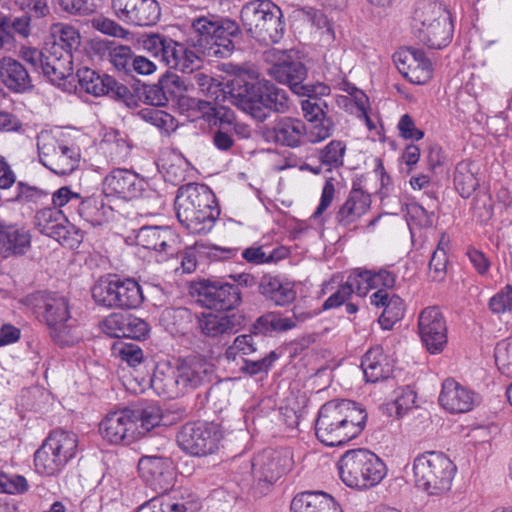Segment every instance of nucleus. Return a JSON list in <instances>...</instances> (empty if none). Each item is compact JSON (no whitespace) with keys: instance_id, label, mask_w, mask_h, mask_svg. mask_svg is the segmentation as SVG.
<instances>
[{"instance_id":"nucleus-56","label":"nucleus","mask_w":512,"mask_h":512,"mask_svg":"<svg viewBox=\"0 0 512 512\" xmlns=\"http://www.w3.org/2000/svg\"><path fill=\"white\" fill-rule=\"evenodd\" d=\"M326 108L327 104L318 98H308L301 102V109L307 123L330 118L325 111Z\"/></svg>"},{"instance_id":"nucleus-48","label":"nucleus","mask_w":512,"mask_h":512,"mask_svg":"<svg viewBox=\"0 0 512 512\" xmlns=\"http://www.w3.org/2000/svg\"><path fill=\"white\" fill-rule=\"evenodd\" d=\"M139 117L159 130L169 133L176 128L175 119L169 113L154 107L145 108L138 112Z\"/></svg>"},{"instance_id":"nucleus-53","label":"nucleus","mask_w":512,"mask_h":512,"mask_svg":"<svg viewBox=\"0 0 512 512\" xmlns=\"http://www.w3.org/2000/svg\"><path fill=\"white\" fill-rule=\"evenodd\" d=\"M407 222L409 226L430 228L433 225V212L427 211L418 203H410L406 206Z\"/></svg>"},{"instance_id":"nucleus-62","label":"nucleus","mask_w":512,"mask_h":512,"mask_svg":"<svg viewBox=\"0 0 512 512\" xmlns=\"http://www.w3.org/2000/svg\"><path fill=\"white\" fill-rule=\"evenodd\" d=\"M125 317L120 313H112L105 318L102 324L103 331L113 338H124Z\"/></svg>"},{"instance_id":"nucleus-60","label":"nucleus","mask_w":512,"mask_h":512,"mask_svg":"<svg viewBox=\"0 0 512 512\" xmlns=\"http://www.w3.org/2000/svg\"><path fill=\"white\" fill-rule=\"evenodd\" d=\"M492 312L500 314L512 310V286L506 285L489 302Z\"/></svg>"},{"instance_id":"nucleus-10","label":"nucleus","mask_w":512,"mask_h":512,"mask_svg":"<svg viewBox=\"0 0 512 512\" xmlns=\"http://www.w3.org/2000/svg\"><path fill=\"white\" fill-rule=\"evenodd\" d=\"M281 9L270 0H254L243 6L241 21L245 30L265 44L277 43L283 36Z\"/></svg>"},{"instance_id":"nucleus-14","label":"nucleus","mask_w":512,"mask_h":512,"mask_svg":"<svg viewBox=\"0 0 512 512\" xmlns=\"http://www.w3.org/2000/svg\"><path fill=\"white\" fill-rule=\"evenodd\" d=\"M222 439L221 426L214 422L187 423L177 434V443L180 449L195 457L216 453Z\"/></svg>"},{"instance_id":"nucleus-2","label":"nucleus","mask_w":512,"mask_h":512,"mask_svg":"<svg viewBox=\"0 0 512 512\" xmlns=\"http://www.w3.org/2000/svg\"><path fill=\"white\" fill-rule=\"evenodd\" d=\"M214 365L203 355L179 359L175 367L158 366L151 378V387L163 397L176 399L211 382Z\"/></svg>"},{"instance_id":"nucleus-36","label":"nucleus","mask_w":512,"mask_h":512,"mask_svg":"<svg viewBox=\"0 0 512 512\" xmlns=\"http://www.w3.org/2000/svg\"><path fill=\"white\" fill-rule=\"evenodd\" d=\"M0 77L4 85L15 92H24L31 87V79L26 68L10 57L1 60Z\"/></svg>"},{"instance_id":"nucleus-40","label":"nucleus","mask_w":512,"mask_h":512,"mask_svg":"<svg viewBox=\"0 0 512 512\" xmlns=\"http://www.w3.org/2000/svg\"><path fill=\"white\" fill-rule=\"evenodd\" d=\"M134 419L138 423L139 438L160 425H167L161 407L156 403H144L133 408Z\"/></svg>"},{"instance_id":"nucleus-46","label":"nucleus","mask_w":512,"mask_h":512,"mask_svg":"<svg viewBox=\"0 0 512 512\" xmlns=\"http://www.w3.org/2000/svg\"><path fill=\"white\" fill-rule=\"evenodd\" d=\"M346 145L343 141L332 140L320 150L319 159L328 170L339 168L344 163Z\"/></svg>"},{"instance_id":"nucleus-37","label":"nucleus","mask_w":512,"mask_h":512,"mask_svg":"<svg viewBox=\"0 0 512 512\" xmlns=\"http://www.w3.org/2000/svg\"><path fill=\"white\" fill-rule=\"evenodd\" d=\"M361 368L366 381L371 383L385 379L391 373L388 357L379 346L373 347L365 353Z\"/></svg>"},{"instance_id":"nucleus-27","label":"nucleus","mask_w":512,"mask_h":512,"mask_svg":"<svg viewBox=\"0 0 512 512\" xmlns=\"http://www.w3.org/2000/svg\"><path fill=\"white\" fill-rule=\"evenodd\" d=\"M199 294L206 307L218 311H231L241 303L239 288L229 283L208 282Z\"/></svg>"},{"instance_id":"nucleus-23","label":"nucleus","mask_w":512,"mask_h":512,"mask_svg":"<svg viewBox=\"0 0 512 512\" xmlns=\"http://www.w3.org/2000/svg\"><path fill=\"white\" fill-rule=\"evenodd\" d=\"M138 471L141 478L160 496H164L174 485V466L168 458L144 456L139 460Z\"/></svg>"},{"instance_id":"nucleus-59","label":"nucleus","mask_w":512,"mask_h":512,"mask_svg":"<svg viewBox=\"0 0 512 512\" xmlns=\"http://www.w3.org/2000/svg\"><path fill=\"white\" fill-rule=\"evenodd\" d=\"M125 335L124 338L144 339L148 332V324L141 318L134 315H126L125 317Z\"/></svg>"},{"instance_id":"nucleus-43","label":"nucleus","mask_w":512,"mask_h":512,"mask_svg":"<svg viewBox=\"0 0 512 512\" xmlns=\"http://www.w3.org/2000/svg\"><path fill=\"white\" fill-rule=\"evenodd\" d=\"M193 78L203 94L208 98L216 102L223 100L224 102L227 101L230 103V90L225 92L223 89H221V83L214 79L212 76L197 70L195 71Z\"/></svg>"},{"instance_id":"nucleus-49","label":"nucleus","mask_w":512,"mask_h":512,"mask_svg":"<svg viewBox=\"0 0 512 512\" xmlns=\"http://www.w3.org/2000/svg\"><path fill=\"white\" fill-rule=\"evenodd\" d=\"M136 512H188V509L183 502H175L168 496H159L141 505Z\"/></svg>"},{"instance_id":"nucleus-57","label":"nucleus","mask_w":512,"mask_h":512,"mask_svg":"<svg viewBox=\"0 0 512 512\" xmlns=\"http://www.w3.org/2000/svg\"><path fill=\"white\" fill-rule=\"evenodd\" d=\"M370 278V270L357 269L347 277V284L352 288V294L356 293L360 297H364L372 290Z\"/></svg>"},{"instance_id":"nucleus-17","label":"nucleus","mask_w":512,"mask_h":512,"mask_svg":"<svg viewBox=\"0 0 512 512\" xmlns=\"http://www.w3.org/2000/svg\"><path fill=\"white\" fill-rule=\"evenodd\" d=\"M67 222L62 211L56 207L41 209L34 218L35 226L40 233L73 248L81 242L82 235L74 227L67 225Z\"/></svg>"},{"instance_id":"nucleus-5","label":"nucleus","mask_w":512,"mask_h":512,"mask_svg":"<svg viewBox=\"0 0 512 512\" xmlns=\"http://www.w3.org/2000/svg\"><path fill=\"white\" fill-rule=\"evenodd\" d=\"M412 29L418 40L432 49L446 47L453 34L449 11L441 3L431 1L417 4Z\"/></svg>"},{"instance_id":"nucleus-24","label":"nucleus","mask_w":512,"mask_h":512,"mask_svg":"<svg viewBox=\"0 0 512 512\" xmlns=\"http://www.w3.org/2000/svg\"><path fill=\"white\" fill-rule=\"evenodd\" d=\"M77 77L80 87L94 96L107 95L116 100H126L130 95L127 86L109 75H100L88 67L80 68Z\"/></svg>"},{"instance_id":"nucleus-7","label":"nucleus","mask_w":512,"mask_h":512,"mask_svg":"<svg viewBox=\"0 0 512 512\" xmlns=\"http://www.w3.org/2000/svg\"><path fill=\"white\" fill-rule=\"evenodd\" d=\"M412 471L418 489L438 496L450 490L456 466L443 453L426 452L414 459Z\"/></svg>"},{"instance_id":"nucleus-16","label":"nucleus","mask_w":512,"mask_h":512,"mask_svg":"<svg viewBox=\"0 0 512 512\" xmlns=\"http://www.w3.org/2000/svg\"><path fill=\"white\" fill-rule=\"evenodd\" d=\"M20 57L35 71H41L55 85L60 86L63 80L72 75L68 53L58 55L49 47L40 51L37 48L23 46Z\"/></svg>"},{"instance_id":"nucleus-34","label":"nucleus","mask_w":512,"mask_h":512,"mask_svg":"<svg viewBox=\"0 0 512 512\" xmlns=\"http://www.w3.org/2000/svg\"><path fill=\"white\" fill-rule=\"evenodd\" d=\"M50 35L53 39L52 45L49 47L51 51H55L58 55L68 53L69 67H72V51L77 50L81 44V36L79 31L72 25L65 23H54L50 27Z\"/></svg>"},{"instance_id":"nucleus-58","label":"nucleus","mask_w":512,"mask_h":512,"mask_svg":"<svg viewBox=\"0 0 512 512\" xmlns=\"http://www.w3.org/2000/svg\"><path fill=\"white\" fill-rule=\"evenodd\" d=\"M217 103L213 104L210 101L200 100L198 102V108L203 113V116H213L219 119L222 124L232 125L234 121V114L227 110L224 106H217Z\"/></svg>"},{"instance_id":"nucleus-29","label":"nucleus","mask_w":512,"mask_h":512,"mask_svg":"<svg viewBox=\"0 0 512 512\" xmlns=\"http://www.w3.org/2000/svg\"><path fill=\"white\" fill-rule=\"evenodd\" d=\"M477 396L452 378L442 383L439 403L451 413H465L470 411L477 403Z\"/></svg>"},{"instance_id":"nucleus-22","label":"nucleus","mask_w":512,"mask_h":512,"mask_svg":"<svg viewBox=\"0 0 512 512\" xmlns=\"http://www.w3.org/2000/svg\"><path fill=\"white\" fill-rule=\"evenodd\" d=\"M398 71L411 83L422 85L432 77V63L422 50L406 47L393 55Z\"/></svg>"},{"instance_id":"nucleus-61","label":"nucleus","mask_w":512,"mask_h":512,"mask_svg":"<svg viewBox=\"0 0 512 512\" xmlns=\"http://www.w3.org/2000/svg\"><path fill=\"white\" fill-rule=\"evenodd\" d=\"M277 359V355L274 351H271L268 355L252 360H244L242 370L249 373L250 375H256L258 373L267 372L272 364Z\"/></svg>"},{"instance_id":"nucleus-19","label":"nucleus","mask_w":512,"mask_h":512,"mask_svg":"<svg viewBox=\"0 0 512 512\" xmlns=\"http://www.w3.org/2000/svg\"><path fill=\"white\" fill-rule=\"evenodd\" d=\"M138 423L131 408L114 411L100 423V433L112 444H130L139 439Z\"/></svg>"},{"instance_id":"nucleus-15","label":"nucleus","mask_w":512,"mask_h":512,"mask_svg":"<svg viewBox=\"0 0 512 512\" xmlns=\"http://www.w3.org/2000/svg\"><path fill=\"white\" fill-rule=\"evenodd\" d=\"M102 185L106 196H115L123 200L146 196L161 204L159 195L149 187L148 182L128 169H114L104 178Z\"/></svg>"},{"instance_id":"nucleus-21","label":"nucleus","mask_w":512,"mask_h":512,"mask_svg":"<svg viewBox=\"0 0 512 512\" xmlns=\"http://www.w3.org/2000/svg\"><path fill=\"white\" fill-rule=\"evenodd\" d=\"M418 332L430 353H439L444 349L447 343V327L439 308L431 306L421 311L418 317Z\"/></svg>"},{"instance_id":"nucleus-26","label":"nucleus","mask_w":512,"mask_h":512,"mask_svg":"<svg viewBox=\"0 0 512 512\" xmlns=\"http://www.w3.org/2000/svg\"><path fill=\"white\" fill-rule=\"evenodd\" d=\"M244 316L240 312H203L198 316L197 327L208 338H219L236 333L243 325Z\"/></svg>"},{"instance_id":"nucleus-39","label":"nucleus","mask_w":512,"mask_h":512,"mask_svg":"<svg viewBox=\"0 0 512 512\" xmlns=\"http://www.w3.org/2000/svg\"><path fill=\"white\" fill-rule=\"evenodd\" d=\"M77 212L79 217L92 227L107 223L113 214L111 206L106 205L102 198L97 197H89L81 201Z\"/></svg>"},{"instance_id":"nucleus-55","label":"nucleus","mask_w":512,"mask_h":512,"mask_svg":"<svg viewBox=\"0 0 512 512\" xmlns=\"http://www.w3.org/2000/svg\"><path fill=\"white\" fill-rule=\"evenodd\" d=\"M27 489L28 483L25 477L0 469V493L19 494Z\"/></svg>"},{"instance_id":"nucleus-45","label":"nucleus","mask_w":512,"mask_h":512,"mask_svg":"<svg viewBox=\"0 0 512 512\" xmlns=\"http://www.w3.org/2000/svg\"><path fill=\"white\" fill-rule=\"evenodd\" d=\"M296 327V318L283 317L277 313H267L259 317L256 321L255 328L260 333H267L271 331H287Z\"/></svg>"},{"instance_id":"nucleus-33","label":"nucleus","mask_w":512,"mask_h":512,"mask_svg":"<svg viewBox=\"0 0 512 512\" xmlns=\"http://www.w3.org/2000/svg\"><path fill=\"white\" fill-rule=\"evenodd\" d=\"M372 305L383 308L379 323L384 329H390L392 325L400 320L404 314L403 300L395 295L389 294L387 290L380 289L370 297Z\"/></svg>"},{"instance_id":"nucleus-18","label":"nucleus","mask_w":512,"mask_h":512,"mask_svg":"<svg viewBox=\"0 0 512 512\" xmlns=\"http://www.w3.org/2000/svg\"><path fill=\"white\" fill-rule=\"evenodd\" d=\"M266 59L273 62L269 72L279 83L287 84L297 95L306 93L302 82L305 80L307 70L298 60H293L285 51L270 50L266 52Z\"/></svg>"},{"instance_id":"nucleus-28","label":"nucleus","mask_w":512,"mask_h":512,"mask_svg":"<svg viewBox=\"0 0 512 512\" xmlns=\"http://www.w3.org/2000/svg\"><path fill=\"white\" fill-rule=\"evenodd\" d=\"M292 465L288 452L264 450L252 460V471L267 482H274L285 474Z\"/></svg>"},{"instance_id":"nucleus-25","label":"nucleus","mask_w":512,"mask_h":512,"mask_svg":"<svg viewBox=\"0 0 512 512\" xmlns=\"http://www.w3.org/2000/svg\"><path fill=\"white\" fill-rule=\"evenodd\" d=\"M305 123L295 117L284 116L277 119L271 128H265L264 138L279 146L298 148L304 143Z\"/></svg>"},{"instance_id":"nucleus-64","label":"nucleus","mask_w":512,"mask_h":512,"mask_svg":"<svg viewBox=\"0 0 512 512\" xmlns=\"http://www.w3.org/2000/svg\"><path fill=\"white\" fill-rule=\"evenodd\" d=\"M397 128L400 136L405 139L420 140L424 137V132L416 128L413 119L408 114L401 116Z\"/></svg>"},{"instance_id":"nucleus-31","label":"nucleus","mask_w":512,"mask_h":512,"mask_svg":"<svg viewBox=\"0 0 512 512\" xmlns=\"http://www.w3.org/2000/svg\"><path fill=\"white\" fill-rule=\"evenodd\" d=\"M136 241L145 249L173 254L176 237L168 227L144 226L137 232Z\"/></svg>"},{"instance_id":"nucleus-11","label":"nucleus","mask_w":512,"mask_h":512,"mask_svg":"<svg viewBox=\"0 0 512 512\" xmlns=\"http://www.w3.org/2000/svg\"><path fill=\"white\" fill-rule=\"evenodd\" d=\"M77 447L78 438L73 432H51L34 454L36 471L46 476L57 475L75 457Z\"/></svg>"},{"instance_id":"nucleus-35","label":"nucleus","mask_w":512,"mask_h":512,"mask_svg":"<svg viewBox=\"0 0 512 512\" xmlns=\"http://www.w3.org/2000/svg\"><path fill=\"white\" fill-rule=\"evenodd\" d=\"M291 512H342V510L326 493L304 492L293 498Z\"/></svg>"},{"instance_id":"nucleus-51","label":"nucleus","mask_w":512,"mask_h":512,"mask_svg":"<svg viewBox=\"0 0 512 512\" xmlns=\"http://www.w3.org/2000/svg\"><path fill=\"white\" fill-rule=\"evenodd\" d=\"M91 26L105 35L121 39H128L131 34L120 24L104 16H97L93 18L91 20Z\"/></svg>"},{"instance_id":"nucleus-6","label":"nucleus","mask_w":512,"mask_h":512,"mask_svg":"<svg viewBox=\"0 0 512 512\" xmlns=\"http://www.w3.org/2000/svg\"><path fill=\"white\" fill-rule=\"evenodd\" d=\"M339 477L351 488L368 489L381 482L385 464L371 451L363 448L346 451L337 463Z\"/></svg>"},{"instance_id":"nucleus-52","label":"nucleus","mask_w":512,"mask_h":512,"mask_svg":"<svg viewBox=\"0 0 512 512\" xmlns=\"http://www.w3.org/2000/svg\"><path fill=\"white\" fill-rule=\"evenodd\" d=\"M415 400L414 391L409 388L402 389L396 399L388 404L387 410L390 415L394 414L397 418H401L414 407Z\"/></svg>"},{"instance_id":"nucleus-9","label":"nucleus","mask_w":512,"mask_h":512,"mask_svg":"<svg viewBox=\"0 0 512 512\" xmlns=\"http://www.w3.org/2000/svg\"><path fill=\"white\" fill-rule=\"evenodd\" d=\"M141 44L145 51L169 69L193 74L202 66V59L194 50L165 35H144Z\"/></svg>"},{"instance_id":"nucleus-20","label":"nucleus","mask_w":512,"mask_h":512,"mask_svg":"<svg viewBox=\"0 0 512 512\" xmlns=\"http://www.w3.org/2000/svg\"><path fill=\"white\" fill-rule=\"evenodd\" d=\"M115 16L134 26H152L160 18V6L156 0H112Z\"/></svg>"},{"instance_id":"nucleus-42","label":"nucleus","mask_w":512,"mask_h":512,"mask_svg":"<svg viewBox=\"0 0 512 512\" xmlns=\"http://www.w3.org/2000/svg\"><path fill=\"white\" fill-rule=\"evenodd\" d=\"M117 281L116 277H101L96 281L91 289L92 298L96 304L115 309Z\"/></svg>"},{"instance_id":"nucleus-13","label":"nucleus","mask_w":512,"mask_h":512,"mask_svg":"<svg viewBox=\"0 0 512 512\" xmlns=\"http://www.w3.org/2000/svg\"><path fill=\"white\" fill-rule=\"evenodd\" d=\"M37 148L41 164L56 175H69L79 167L80 148L59 141L50 132L43 131L37 136Z\"/></svg>"},{"instance_id":"nucleus-54","label":"nucleus","mask_w":512,"mask_h":512,"mask_svg":"<svg viewBox=\"0 0 512 512\" xmlns=\"http://www.w3.org/2000/svg\"><path fill=\"white\" fill-rule=\"evenodd\" d=\"M494 356L500 372L508 377H512V339L498 343Z\"/></svg>"},{"instance_id":"nucleus-41","label":"nucleus","mask_w":512,"mask_h":512,"mask_svg":"<svg viewBox=\"0 0 512 512\" xmlns=\"http://www.w3.org/2000/svg\"><path fill=\"white\" fill-rule=\"evenodd\" d=\"M143 299L142 289L136 280L118 278L115 309H135Z\"/></svg>"},{"instance_id":"nucleus-32","label":"nucleus","mask_w":512,"mask_h":512,"mask_svg":"<svg viewBox=\"0 0 512 512\" xmlns=\"http://www.w3.org/2000/svg\"><path fill=\"white\" fill-rule=\"evenodd\" d=\"M31 235L28 230L17 225H5L0 222V255L24 254L30 247Z\"/></svg>"},{"instance_id":"nucleus-12","label":"nucleus","mask_w":512,"mask_h":512,"mask_svg":"<svg viewBox=\"0 0 512 512\" xmlns=\"http://www.w3.org/2000/svg\"><path fill=\"white\" fill-rule=\"evenodd\" d=\"M43 309V318L50 329L53 340L61 346H71L79 340L74 325L70 322L69 304L66 297L57 293L39 292L34 295Z\"/></svg>"},{"instance_id":"nucleus-4","label":"nucleus","mask_w":512,"mask_h":512,"mask_svg":"<svg viewBox=\"0 0 512 512\" xmlns=\"http://www.w3.org/2000/svg\"><path fill=\"white\" fill-rule=\"evenodd\" d=\"M175 209L179 222L192 234L209 232L219 215L212 191L193 183L178 189Z\"/></svg>"},{"instance_id":"nucleus-1","label":"nucleus","mask_w":512,"mask_h":512,"mask_svg":"<svg viewBox=\"0 0 512 512\" xmlns=\"http://www.w3.org/2000/svg\"><path fill=\"white\" fill-rule=\"evenodd\" d=\"M230 104L257 121H265L270 111L286 113L290 109L285 90L269 81H257L253 74H238L230 83Z\"/></svg>"},{"instance_id":"nucleus-3","label":"nucleus","mask_w":512,"mask_h":512,"mask_svg":"<svg viewBox=\"0 0 512 512\" xmlns=\"http://www.w3.org/2000/svg\"><path fill=\"white\" fill-rule=\"evenodd\" d=\"M367 412L351 400H333L318 412L315 435L326 446H339L356 438L364 429Z\"/></svg>"},{"instance_id":"nucleus-50","label":"nucleus","mask_w":512,"mask_h":512,"mask_svg":"<svg viewBox=\"0 0 512 512\" xmlns=\"http://www.w3.org/2000/svg\"><path fill=\"white\" fill-rule=\"evenodd\" d=\"M258 351L255 336L251 334H244L237 336L232 345H230L225 352L226 358L229 360H236L238 356H249Z\"/></svg>"},{"instance_id":"nucleus-8","label":"nucleus","mask_w":512,"mask_h":512,"mask_svg":"<svg viewBox=\"0 0 512 512\" xmlns=\"http://www.w3.org/2000/svg\"><path fill=\"white\" fill-rule=\"evenodd\" d=\"M192 28L199 37L198 45L209 56L226 58L234 50L233 38L238 36V24L217 15H207L193 20Z\"/></svg>"},{"instance_id":"nucleus-44","label":"nucleus","mask_w":512,"mask_h":512,"mask_svg":"<svg viewBox=\"0 0 512 512\" xmlns=\"http://www.w3.org/2000/svg\"><path fill=\"white\" fill-rule=\"evenodd\" d=\"M454 184L464 198L469 197L476 190L479 183L474 175L472 164L461 162L456 166Z\"/></svg>"},{"instance_id":"nucleus-63","label":"nucleus","mask_w":512,"mask_h":512,"mask_svg":"<svg viewBox=\"0 0 512 512\" xmlns=\"http://www.w3.org/2000/svg\"><path fill=\"white\" fill-rule=\"evenodd\" d=\"M448 258L445 253L434 251L429 262V277L433 281L440 282L445 279Z\"/></svg>"},{"instance_id":"nucleus-30","label":"nucleus","mask_w":512,"mask_h":512,"mask_svg":"<svg viewBox=\"0 0 512 512\" xmlns=\"http://www.w3.org/2000/svg\"><path fill=\"white\" fill-rule=\"evenodd\" d=\"M370 206V194L354 183L347 199L336 214V221L341 226H349L365 215Z\"/></svg>"},{"instance_id":"nucleus-47","label":"nucleus","mask_w":512,"mask_h":512,"mask_svg":"<svg viewBox=\"0 0 512 512\" xmlns=\"http://www.w3.org/2000/svg\"><path fill=\"white\" fill-rule=\"evenodd\" d=\"M335 124L331 118L305 124L304 140L311 144H318L333 135Z\"/></svg>"},{"instance_id":"nucleus-38","label":"nucleus","mask_w":512,"mask_h":512,"mask_svg":"<svg viewBox=\"0 0 512 512\" xmlns=\"http://www.w3.org/2000/svg\"><path fill=\"white\" fill-rule=\"evenodd\" d=\"M259 292L278 306L292 303L296 292L290 283H283L278 277L264 275L259 283Z\"/></svg>"}]
</instances>
